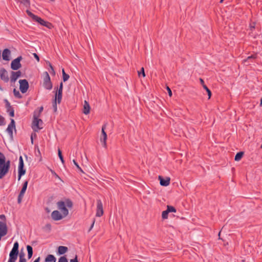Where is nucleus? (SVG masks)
<instances>
[{"mask_svg": "<svg viewBox=\"0 0 262 262\" xmlns=\"http://www.w3.org/2000/svg\"><path fill=\"white\" fill-rule=\"evenodd\" d=\"M11 162L6 160L5 155L0 152V179L6 176L10 169Z\"/></svg>", "mask_w": 262, "mask_h": 262, "instance_id": "obj_1", "label": "nucleus"}, {"mask_svg": "<svg viewBox=\"0 0 262 262\" xmlns=\"http://www.w3.org/2000/svg\"><path fill=\"white\" fill-rule=\"evenodd\" d=\"M58 209L63 214V216H67L69 214L68 208L71 209L73 207V203L70 199H65L64 201H58L57 203Z\"/></svg>", "mask_w": 262, "mask_h": 262, "instance_id": "obj_2", "label": "nucleus"}, {"mask_svg": "<svg viewBox=\"0 0 262 262\" xmlns=\"http://www.w3.org/2000/svg\"><path fill=\"white\" fill-rule=\"evenodd\" d=\"M27 13L28 15L30 16L32 19L37 23H38L41 25L46 27L47 28L49 29H51L52 27V25L47 21L44 20L40 17H38L37 15H34L31 12H30L29 10H27Z\"/></svg>", "mask_w": 262, "mask_h": 262, "instance_id": "obj_3", "label": "nucleus"}, {"mask_svg": "<svg viewBox=\"0 0 262 262\" xmlns=\"http://www.w3.org/2000/svg\"><path fill=\"white\" fill-rule=\"evenodd\" d=\"M42 121L39 119V115H36V112H34L32 126V129L35 132H38L42 128Z\"/></svg>", "mask_w": 262, "mask_h": 262, "instance_id": "obj_4", "label": "nucleus"}, {"mask_svg": "<svg viewBox=\"0 0 262 262\" xmlns=\"http://www.w3.org/2000/svg\"><path fill=\"white\" fill-rule=\"evenodd\" d=\"M44 75L43 86L46 89L50 90L52 88V84L51 81L50 77L47 72H45Z\"/></svg>", "mask_w": 262, "mask_h": 262, "instance_id": "obj_5", "label": "nucleus"}, {"mask_svg": "<svg viewBox=\"0 0 262 262\" xmlns=\"http://www.w3.org/2000/svg\"><path fill=\"white\" fill-rule=\"evenodd\" d=\"M19 244L17 242L14 243L13 247L9 254V258L16 260L18 253Z\"/></svg>", "mask_w": 262, "mask_h": 262, "instance_id": "obj_6", "label": "nucleus"}, {"mask_svg": "<svg viewBox=\"0 0 262 262\" xmlns=\"http://www.w3.org/2000/svg\"><path fill=\"white\" fill-rule=\"evenodd\" d=\"M24 161L22 157H20L19 158V164H18V180H20L22 176L24 175L26 173V170L24 168Z\"/></svg>", "mask_w": 262, "mask_h": 262, "instance_id": "obj_7", "label": "nucleus"}, {"mask_svg": "<svg viewBox=\"0 0 262 262\" xmlns=\"http://www.w3.org/2000/svg\"><path fill=\"white\" fill-rule=\"evenodd\" d=\"M19 89L22 93H25L28 90L29 83L26 79H20L19 80Z\"/></svg>", "mask_w": 262, "mask_h": 262, "instance_id": "obj_8", "label": "nucleus"}, {"mask_svg": "<svg viewBox=\"0 0 262 262\" xmlns=\"http://www.w3.org/2000/svg\"><path fill=\"white\" fill-rule=\"evenodd\" d=\"M21 59L22 57L20 56L12 61L11 63V68L12 70H17L21 67V64L20 62Z\"/></svg>", "mask_w": 262, "mask_h": 262, "instance_id": "obj_9", "label": "nucleus"}, {"mask_svg": "<svg viewBox=\"0 0 262 262\" xmlns=\"http://www.w3.org/2000/svg\"><path fill=\"white\" fill-rule=\"evenodd\" d=\"M15 129V124L14 120L13 119H11V122L8 125L6 129L7 132L10 136L11 138L13 137V130Z\"/></svg>", "mask_w": 262, "mask_h": 262, "instance_id": "obj_10", "label": "nucleus"}, {"mask_svg": "<svg viewBox=\"0 0 262 262\" xmlns=\"http://www.w3.org/2000/svg\"><path fill=\"white\" fill-rule=\"evenodd\" d=\"M103 214V205L100 200L97 201V211L96 215L98 217L101 216Z\"/></svg>", "mask_w": 262, "mask_h": 262, "instance_id": "obj_11", "label": "nucleus"}, {"mask_svg": "<svg viewBox=\"0 0 262 262\" xmlns=\"http://www.w3.org/2000/svg\"><path fill=\"white\" fill-rule=\"evenodd\" d=\"M51 217L54 221H59L62 219L65 216H63V214L60 212L58 210H54L51 213Z\"/></svg>", "mask_w": 262, "mask_h": 262, "instance_id": "obj_12", "label": "nucleus"}, {"mask_svg": "<svg viewBox=\"0 0 262 262\" xmlns=\"http://www.w3.org/2000/svg\"><path fill=\"white\" fill-rule=\"evenodd\" d=\"M0 78L5 82H8L9 80L8 72L4 68L0 69Z\"/></svg>", "mask_w": 262, "mask_h": 262, "instance_id": "obj_13", "label": "nucleus"}, {"mask_svg": "<svg viewBox=\"0 0 262 262\" xmlns=\"http://www.w3.org/2000/svg\"><path fill=\"white\" fill-rule=\"evenodd\" d=\"M8 229L5 222L0 221V237L4 236L7 234Z\"/></svg>", "mask_w": 262, "mask_h": 262, "instance_id": "obj_14", "label": "nucleus"}, {"mask_svg": "<svg viewBox=\"0 0 262 262\" xmlns=\"http://www.w3.org/2000/svg\"><path fill=\"white\" fill-rule=\"evenodd\" d=\"M105 125H103L102 127V136L100 138V141L102 143V144L103 147H106V139H107V135L105 132Z\"/></svg>", "mask_w": 262, "mask_h": 262, "instance_id": "obj_15", "label": "nucleus"}, {"mask_svg": "<svg viewBox=\"0 0 262 262\" xmlns=\"http://www.w3.org/2000/svg\"><path fill=\"white\" fill-rule=\"evenodd\" d=\"M159 179L160 180V185L163 186H167L170 184V178H166L165 179H163L162 176H159Z\"/></svg>", "mask_w": 262, "mask_h": 262, "instance_id": "obj_16", "label": "nucleus"}, {"mask_svg": "<svg viewBox=\"0 0 262 262\" xmlns=\"http://www.w3.org/2000/svg\"><path fill=\"white\" fill-rule=\"evenodd\" d=\"M21 72L20 71L12 72L11 76V81L15 82L16 80L20 76Z\"/></svg>", "mask_w": 262, "mask_h": 262, "instance_id": "obj_17", "label": "nucleus"}, {"mask_svg": "<svg viewBox=\"0 0 262 262\" xmlns=\"http://www.w3.org/2000/svg\"><path fill=\"white\" fill-rule=\"evenodd\" d=\"M10 51L8 49H4L2 53L3 59L6 61H9L10 60Z\"/></svg>", "mask_w": 262, "mask_h": 262, "instance_id": "obj_18", "label": "nucleus"}, {"mask_svg": "<svg viewBox=\"0 0 262 262\" xmlns=\"http://www.w3.org/2000/svg\"><path fill=\"white\" fill-rule=\"evenodd\" d=\"M62 93L61 92H57L55 96V101L54 102V107L55 108V110H56L57 108V105H56V101H57L58 103H60L62 99Z\"/></svg>", "mask_w": 262, "mask_h": 262, "instance_id": "obj_19", "label": "nucleus"}, {"mask_svg": "<svg viewBox=\"0 0 262 262\" xmlns=\"http://www.w3.org/2000/svg\"><path fill=\"white\" fill-rule=\"evenodd\" d=\"M90 110V106L89 103L86 101H84V105H83V113L87 115L89 114Z\"/></svg>", "mask_w": 262, "mask_h": 262, "instance_id": "obj_20", "label": "nucleus"}, {"mask_svg": "<svg viewBox=\"0 0 262 262\" xmlns=\"http://www.w3.org/2000/svg\"><path fill=\"white\" fill-rule=\"evenodd\" d=\"M27 186H28V181H26L24 183L23 187L20 191V193H19L20 196H24V194L26 191Z\"/></svg>", "mask_w": 262, "mask_h": 262, "instance_id": "obj_21", "label": "nucleus"}, {"mask_svg": "<svg viewBox=\"0 0 262 262\" xmlns=\"http://www.w3.org/2000/svg\"><path fill=\"white\" fill-rule=\"evenodd\" d=\"M68 251V248L65 246H60L58 248V253L59 255H62L66 253Z\"/></svg>", "mask_w": 262, "mask_h": 262, "instance_id": "obj_22", "label": "nucleus"}, {"mask_svg": "<svg viewBox=\"0 0 262 262\" xmlns=\"http://www.w3.org/2000/svg\"><path fill=\"white\" fill-rule=\"evenodd\" d=\"M56 258L52 254L48 255L45 259L46 262H56Z\"/></svg>", "mask_w": 262, "mask_h": 262, "instance_id": "obj_23", "label": "nucleus"}, {"mask_svg": "<svg viewBox=\"0 0 262 262\" xmlns=\"http://www.w3.org/2000/svg\"><path fill=\"white\" fill-rule=\"evenodd\" d=\"M17 3H20L26 7L28 8L30 6V3L29 0H15Z\"/></svg>", "mask_w": 262, "mask_h": 262, "instance_id": "obj_24", "label": "nucleus"}, {"mask_svg": "<svg viewBox=\"0 0 262 262\" xmlns=\"http://www.w3.org/2000/svg\"><path fill=\"white\" fill-rule=\"evenodd\" d=\"M27 249L28 251V257L30 259L31 258L33 255V249L32 247L30 245H27Z\"/></svg>", "mask_w": 262, "mask_h": 262, "instance_id": "obj_25", "label": "nucleus"}, {"mask_svg": "<svg viewBox=\"0 0 262 262\" xmlns=\"http://www.w3.org/2000/svg\"><path fill=\"white\" fill-rule=\"evenodd\" d=\"M243 156V152H239L236 154V155L235 156L234 160L236 161H239L241 158H242Z\"/></svg>", "mask_w": 262, "mask_h": 262, "instance_id": "obj_26", "label": "nucleus"}, {"mask_svg": "<svg viewBox=\"0 0 262 262\" xmlns=\"http://www.w3.org/2000/svg\"><path fill=\"white\" fill-rule=\"evenodd\" d=\"M63 80L64 82L67 81L69 78V75L66 73L64 69H63L62 70Z\"/></svg>", "mask_w": 262, "mask_h": 262, "instance_id": "obj_27", "label": "nucleus"}, {"mask_svg": "<svg viewBox=\"0 0 262 262\" xmlns=\"http://www.w3.org/2000/svg\"><path fill=\"white\" fill-rule=\"evenodd\" d=\"M7 112L9 113L10 116L14 117V111L12 107L10 108H7Z\"/></svg>", "mask_w": 262, "mask_h": 262, "instance_id": "obj_28", "label": "nucleus"}, {"mask_svg": "<svg viewBox=\"0 0 262 262\" xmlns=\"http://www.w3.org/2000/svg\"><path fill=\"white\" fill-rule=\"evenodd\" d=\"M14 95L17 98H21L22 97L21 95L20 94L18 91H17L15 89L13 90Z\"/></svg>", "mask_w": 262, "mask_h": 262, "instance_id": "obj_29", "label": "nucleus"}, {"mask_svg": "<svg viewBox=\"0 0 262 262\" xmlns=\"http://www.w3.org/2000/svg\"><path fill=\"white\" fill-rule=\"evenodd\" d=\"M166 210H167V211H168L169 213L176 212V209L173 206H167Z\"/></svg>", "mask_w": 262, "mask_h": 262, "instance_id": "obj_30", "label": "nucleus"}, {"mask_svg": "<svg viewBox=\"0 0 262 262\" xmlns=\"http://www.w3.org/2000/svg\"><path fill=\"white\" fill-rule=\"evenodd\" d=\"M203 88L206 91L208 95V98L209 99L211 96V92L210 90L207 88L206 85H203Z\"/></svg>", "mask_w": 262, "mask_h": 262, "instance_id": "obj_31", "label": "nucleus"}, {"mask_svg": "<svg viewBox=\"0 0 262 262\" xmlns=\"http://www.w3.org/2000/svg\"><path fill=\"white\" fill-rule=\"evenodd\" d=\"M169 212L167 210L163 211L162 213V217L163 219H166L168 217Z\"/></svg>", "mask_w": 262, "mask_h": 262, "instance_id": "obj_32", "label": "nucleus"}, {"mask_svg": "<svg viewBox=\"0 0 262 262\" xmlns=\"http://www.w3.org/2000/svg\"><path fill=\"white\" fill-rule=\"evenodd\" d=\"M48 64H49V66L50 67L49 72H50V73L54 75L55 74V71L54 70L53 66H52V64L50 62H49Z\"/></svg>", "mask_w": 262, "mask_h": 262, "instance_id": "obj_33", "label": "nucleus"}, {"mask_svg": "<svg viewBox=\"0 0 262 262\" xmlns=\"http://www.w3.org/2000/svg\"><path fill=\"white\" fill-rule=\"evenodd\" d=\"M58 155L59 158L60 160H61L62 163L63 164L64 161L63 160V158L62 156L61 151L59 149L58 150Z\"/></svg>", "mask_w": 262, "mask_h": 262, "instance_id": "obj_34", "label": "nucleus"}, {"mask_svg": "<svg viewBox=\"0 0 262 262\" xmlns=\"http://www.w3.org/2000/svg\"><path fill=\"white\" fill-rule=\"evenodd\" d=\"M44 230L50 231L51 229V225L50 224H46L45 227H43Z\"/></svg>", "mask_w": 262, "mask_h": 262, "instance_id": "obj_35", "label": "nucleus"}, {"mask_svg": "<svg viewBox=\"0 0 262 262\" xmlns=\"http://www.w3.org/2000/svg\"><path fill=\"white\" fill-rule=\"evenodd\" d=\"M73 163L74 164V165L76 166V167L80 171H82L83 172L82 169L81 168V167L79 166V165H78V164L77 163V162L75 160H73Z\"/></svg>", "mask_w": 262, "mask_h": 262, "instance_id": "obj_36", "label": "nucleus"}, {"mask_svg": "<svg viewBox=\"0 0 262 262\" xmlns=\"http://www.w3.org/2000/svg\"><path fill=\"white\" fill-rule=\"evenodd\" d=\"M58 262H68V260L65 256H61L59 258Z\"/></svg>", "mask_w": 262, "mask_h": 262, "instance_id": "obj_37", "label": "nucleus"}, {"mask_svg": "<svg viewBox=\"0 0 262 262\" xmlns=\"http://www.w3.org/2000/svg\"><path fill=\"white\" fill-rule=\"evenodd\" d=\"M4 102L5 103V104H6V107L7 108H10L11 107H12L10 105V103H9V102L8 101V100L7 99H4Z\"/></svg>", "mask_w": 262, "mask_h": 262, "instance_id": "obj_38", "label": "nucleus"}, {"mask_svg": "<svg viewBox=\"0 0 262 262\" xmlns=\"http://www.w3.org/2000/svg\"><path fill=\"white\" fill-rule=\"evenodd\" d=\"M141 74L143 76V77H145V76L144 68H142L141 70V71L140 72H138V75L139 76H140Z\"/></svg>", "mask_w": 262, "mask_h": 262, "instance_id": "obj_39", "label": "nucleus"}, {"mask_svg": "<svg viewBox=\"0 0 262 262\" xmlns=\"http://www.w3.org/2000/svg\"><path fill=\"white\" fill-rule=\"evenodd\" d=\"M4 118L0 115V125H3L4 124Z\"/></svg>", "mask_w": 262, "mask_h": 262, "instance_id": "obj_40", "label": "nucleus"}, {"mask_svg": "<svg viewBox=\"0 0 262 262\" xmlns=\"http://www.w3.org/2000/svg\"><path fill=\"white\" fill-rule=\"evenodd\" d=\"M62 88H63V84H62V83L61 82V83H60L59 88L58 89L57 92L62 93Z\"/></svg>", "mask_w": 262, "mask_h": 262, "instance_id": "obj_41", "label": "nucleus"}, {"mask_svg": "<svg viewBox=\"0 0 262 262\" xmlns=\"http://www.w3.org/2000/svg\"><path fill=\"white\" fill-rule=\"evenodd\" d=\"M43 111V107L42 106H41L40 108H39V112H36V115H39V116L40 115V114L42 112V111Z\"/></svg>", "mask_w": 262, "mask_h": 262, "instance_id": "obj_42", "label": "nucleus"}, {"mask_svg": "<svg viewBox=\"0 0 262 262\" xmlns=\"http://www.w3.org/2000/svg\"><path fill=\"white\" fill-rule=\"evenodd\" d=\"M94 224H95V220H93V221L92 222V225L90 226V229L89 230V231H90L93 229V228L94 227Z\"/></svg>", "mask_w": 262, "mask_h": 262, "instance_id": "obj_43", "label": "nucleus"}, {"mask_svg": "<svg viewBox=\"0 0 262 262\" xmlns=\"http://www.w3.org/2000/svg\"><path fill=\"white\" fill-rule=\"evenodd\" d=\"M70 262H78L77 260V256H76L75 258L71 259Z\"/></svg>", "mask_w": 262, "mask_h": 262, "instance_id": "obj_44", "label": "nucleus"}, {"mask_svg": "<svg viewBox=\"0 0 262 262\" xmlns=\"http://www.w3.org/2000/svg\"><path fill=\"white\" fill-rule=\"evenodd\" d=\"M33 55H34V57L35 58V59L37 60V61H39V56L36 53H34Z\"/></svg>", "mask_w": 262, "mask_h": 262, "instance_id": "obj_45", "label": "nucleus"}, {"mask_svg": "<svg viewBox=\"0 0 262 262\" xmlns=\"http://www.w3.org/2000/svg\"><path fill=\"white\" fill-rule=\"evenodd\" d=\"M167 90L168 92V94L170 96H171L172 95V92L171 91V90L170 89V88L169 87H167Z\"/></svg>", "mask_w": 262, "mask_h": 262, "instance_id": "obj_46", "label": "nucleus"}, {"mask_svg": "<svg viewBox=\"0 0 262 262\" xmlns=\"http://www.w3.org/2000/svg\"><path fill=\"white\" fill-rule=\"evenodd\" d=\"M23 196H20V194H19L18 196V203H20L21 202V200Z\"/></svg>", "mask_w": 262, "mask_h": 262, "instance_id": "obj_47", "label": "nucleus"}, {"mask_svg": "<svg viewBox=\"0 0 262 262\" xmlns=\"http://www.w3.org/2000/svg\"><path fill=\"white\" fill-rule=\"evenodd\" d=\"M50 171L53 175L58 177L57 174L56 173V172L52 170V169H50Z\"/></svg>", "mask_w": 262, "mask_h": 262, "instance_id": "obj_48", "label": "nucleus"}, {"mask_svg": "<svg viewBox=\"0 0 262 262\" xmlns=\"http://www.w3.org/2000/svg\"><path fill=\"white\" fill-rule=\"evenodd\" d=\"M21 258H25V254L24 253H20L19 254V259Z\"/></svg>", "mask_w": 262, "mask_h": 262, "instance_id": "obj_49", "label": "nucleus"}, {"mask_svg": "<svg viewBox=\"0 0 262 262\" xmlns=\"http://www.w3.org/2000/svg\"><path fill=\"white\" fill-rule=\"evenodd\" d=\"M19 262H26V259L25 258H20V259H19Z\"/></svg>", "mask_w": 262, "mask_h": 262, "instance_id": "obj_50", "label": "nucleus"}, {"mask_svg": "<svg viewBox=\"0 0 262 262\" xmlns=\"http://www.w3.org/2000/svg\"><path fill=\"white\" fill-rule=\"evenodd\" d=\"M255 58V56L254 55H252L251 56H249L248 58H247V60H248V59H250L251 58Z\"/></svg>", "mask_w": 262, "mask_h": 262, "instance_id": "obj_51", "label": "nucleus"}, {"mask_svg": "<svg viewBox=\"0 0 262 262\" xmlns=\"http://www.w3.org/2000/svg\"><path fill=\"white\" fill-rule=\"evenodd\" d=\"M15 259H11V258H9L8 262H15Z\"/></svg>", "mask_w": 262, "mask_h": 262, "instance_id": "obj_52", "label": "nucleus"}, {"mask_svg": "<svg viewBox=\"0 0 262 262\" xmlns=\"http://www.w3.org/2000/svg\"><path fill=\"white\" fill-rule=\"evenodd\" d=\"M200 80L201 83L202 84L203 86V85H205L204 84V81L202 79L200 78Z\"/></svg>", "mask_w": 262, "mask_h": 262, "instance_id": "obj_53", "label": "nucleus"}, {"mask_svg": "<svg viewBox=\"0 0 262 262\" xmlns=\"http://www.w3.org/2000/svg\"><path fill=\"white\" fill-rule=\"evenodd\" d=\"M40 260V257H38L37 259H36L34 262H39Z\"/></svg>", "mask_w": 262, "mask_h": 262, "instance_id": "obj_54", "label": "nucleus"}, {"mask_svg": "<svg viewBox=\"0 0 262 262\" xmlns=\"http://www.w3.org/2000/svg\"><path fill=\"white\" fill-rule=\"evenodd\" d=\"M3 217H5V215H0V218H3Z\"/></svg>", "mask_w": 262, "mask_h": 262, "instance_id": "obj_55", "label": "nucleus"}, {"mask_svg": "<svg viewBox=\"0 0 262 262\" xmlns=\"http://www.w3.org/2000/svg\"><path fill=\"white\" fill-rule=\"evenodd\" d=\"M260 106H261V105H262V97H261V100H260Z\"/></svg>", "mask_w": 262, "mask_h": 262, "instance_id": "obj_56", "label": "nucleus"}, {"mask_svg": "<svg viewBox=\"0 0 262 262\" xmlns=\"http://www.w3.org/2000/svg\"><path fill=\"white\" fill-rule=\"evenodd\" d=\"M31 141H32V143H33V138H32V137H31Z\"/></svg>", "mask_w": 262, "mask_h": 262, "instance_id": "obj_57", "label": "nucleus"}, {"mask_svg": "<svg viewBox=\"0 0 262 262\" xmlns=\"http://www.w3.org/2000/svg\"><path fill=\"white\" fill-rule=\"evenodd\" d=\"M223 1H224V0H221L220 3H223Z\"/></svg>", "mask_w": 262, "mask_h": 262, "instance_id": "obj_58", "label": "nucleus"}, {"mask_svg": "<svg viewBox=\"0 0 262 262\" xmlns=\"http://www.w3.org/2000/svg\"><path fill=\"white\" fill-rule=\"evenodd\" d=\"M0 56H1V51L0 50Z\"/></svg>", "mask_w": 262, "mask_h": 262, "instance_id": "obj_59", "label": "nucleus"}, {"mask_svg": "<svg viewBox=\"0 0 262 262\" xmlns=\"http://www.w3.org/2000/svg\"><path fill=\"white\" fill-rule=\"evenodd\" d=\"M261 148H262V145H261V147H260Z\"/></svg>", "mask_w": 262, "mask_h": 262, "instance_id": "obj_60", "label": "nucleus"}, {"mask_svg": "<svg viewBox=\"0 0 262 262\" xmlns=\"http://www.w3.org/2000/svg\"><path fill=\"white\" fill-rule=\"evenodd\" d=\"M1 239V238L0 237V240Z\"/></svg>", "mask_w": 262, "mask_h": 262, "instance_id": "obj_61", "label": "nucleus"}]
</instances>
